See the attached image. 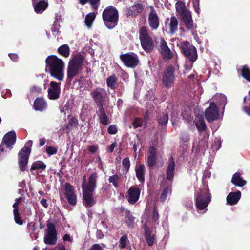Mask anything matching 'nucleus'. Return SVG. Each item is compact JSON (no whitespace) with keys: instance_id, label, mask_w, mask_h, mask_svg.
I'll list each match as a JSON object with an SVG mask.
<instances>
[{"instance_id":"nucleus-1","label":"nucleus","mask_w":250,"mask_h":250,"mask_svg":"<svg viewBox=\"0 0 250 250\" xmlns=\"http://www.w3.org/2000/svg\"><path fill=\"white\" fill-rule=\"evenodd\" d=\"M98 175L96 173H92L87 182L85 176L83 178L82 184V190L83 196V205L86 207L93 206L96 203V201L93 197V192L96 187V180Z\"/></svg>"},{"instance_id":"nucleus-2","label":"nucleus","mask_w":250,"mask_h":250,"mask_svg":"<svg viewBox=\"0 0 250 250\" xmlns=\"http://www.w3.org/2000/svg\"><path fill=\"white\" fill-rule=\"evenodd\" d=\"M46 67L51 76L62 81L64 79V63L56 56H49L46 59Z\"/></svg>"},{"instance_id":"nucleus-3","label":"nucleus","mask_w":250,"mask_h":250,"mask_svg":"<svg viewBox=\"0 0 250 250\" xmlns=\"http://www.w3.org/2000/svg\"><path fill=\"white\" fill-rule=\"evenodd\" d=\"M211 200V194L208 186L204 185L197 191L196 198V206L199 213H205L208 209L207 207Z\"/></svg>"},{"instance_id":"nucleus-4","label":"nucleus","mask_w":250,"mask_h":250,"mask_svg":"<svg viewBox=\"0 0 250 250\" xmlns=\"http://www.w3.org/2000/svg\"><path fill=\"white\" fill-rule=\"evenodd\" d=\"M103 19L105 26L109 29L115 27L118 21V12L113 6L106 7L103 11Z\"/></svg>"},{"instance_id":"nucleus-5","label":"nucleus","mask_w":250,"mask_h":250,"mask_svg":"<svg viewBox=\"0 0 250 250\" xmlns=\"http://www.w3.org/2000/svg\"><path fill=\"white\" fill-rule=\"evenodd\" d=\"M83 58L81 55H75L69 61L67 68V78L70 81L79 73L83 65Z\"/></svg>"},{"instance_id":"nucleus-6","label":"nucleus","mask_w":250,"mask_h":250,"mask_svg":"<svg viewBox=\"0 0 250 250\" xmlns=\"http://www.w3.org/2000/svg\"><path fill=\"white\" fill-rule=\"evenodd\" d=\"M139 38L142 48L149 52L154 48V42L146 27L143 26L139 30Z\"/></svg>"},{"instance_id":"nucleus-7","label":"nucleus","mask_w":250,"mask_h":250,"mask_svg":"<svg viewBox=\"0 0 250 250\" xmlns=\"http://www.w3.org/2000/svg\"><path fill=\"white\" fill-rule=\"evenodd\" d=\"M32 141H28L19 153V164L21 170L23 171L28 163V157L31 153Z\"/></svg>"},{"instance_id":"nucleus-8","label":"nucleus","mask_w":250,"mask_h":250,"mask_svg":"<svg viewBox=\"0 0 250 250\" xmlns=\"http://www.w3.org/2000/svg\"><path fill=\"white\" fill-rule=\"evenodd\" d=\"M16 135L15 131H11L6 133L3 138V141L0 146V157H3L4 155V145L10 150L12 148V146L15 143Z\"/></svg>"},{"instance_id":"nucleus-9","label":"nucleus","mask_w":250,"mask_h":250,"mask_svg":"<svg viewBox=\"0 0 250 250\" xmlns=\"http://www.w3.org/2000/svg\"><path fill=\"white\" fill-rule=\"evenodd\" d=\"M181 48L184 54L191 62L196 61L197 58L196 49L194 46L189 42L184 41L182 42Z\"/></svg>"},{"instance_id":"nucleus-10","label":"nucleus","mask_w":250,"mask_h":250,"mask_svg":"<svg viewBox=\"0 0 250 250\" xmlns=\"http://www.w3.org/2000/svg\"><path fill=\"white\" fill-rule=\"evenodd\" d=\"M120 58L124 64L128 67L134 68L139 62L138 56L134 53L122 54Z\"/></svg>"},{"instance_id":"nucleus-11","label":"nucleus","mask_w":250,"mask_h":250,"mask_svg":"<svg viewBox=\"0 0 250 250\" xmlns=\"http://www.w3.org/2000/svg\"><path fill=\"white\" fill-rule=\"evenodd\" d=\"M174 69L172 66L168 67L164 72L162 77V83L165 86H170L174 82Z\"/></svg>"},{"instance_id":"nucleus-12","label":"nucleus","mask_w":250,"mask_h":250,"mask_svg":"<svg viewBox=\"0 0 250 250\" xmlns=\"http://www.w3.org/2000/svg\"><path fill=\"white\" fill-rule=\"evenodd\" d=\"M56 242V233L55 228L53 224H47L46 234L44 237V242L46 244H54Z\"/></svg>"},{"instance_id":"nucleus-13","label":"nucleus","mask_w":250,"mask_h":250,"mask_svg":"<svg viewBox=\"0 0 250 250\" xmlns=\"http://www.w3.org/2000/svg\"><path fill=\"white\" fill-rule=\"evenodd\" d=\"M142 186H132L128 191L127 199L130 204H135L139 199Z\"/></svg>"},{"instance_id":"nucleus-14","label":"nucleus","mask_w":250,"mask_h":250,"mask_svg":"<svg viewBox=\"0 0 250 250\" xmlns=\"http://www.w3.org/2000/svg\"><path fill=\"white\" fill-rule=\"evenodd\" d=\"M64 189V194L69 203L73 206L75 205L77 203V197L73 187L70 184L66 183Z\"/></svg>"},{"instance_id":"nucleus-15","label":"nucleus","mask_w":250,"mask_h":250,"mask_svg":"<svg viewBox=\"0 0 250 250\" xmlns=\"http://www.w3.org/2000/svg\"><path fill=\"white\" fill-rule=\"evenodd\" d=\"M61 83H57L54 81H51L50 83V88L48 89L49 98L51 100H56L59 98L60 94Z\"/></svg>"},{"instance_id":"nucleus-16","label":"nucleus","mask_w":250,"mask_h":250,"mask_svg":"<svg viewBox=\"0 0 250 250\" xmlns=\"http://www.w3.org/2000/svg\"><path fill=\"white\" fill-rule=\"evenodd\" d=\"M218 109L214 103H211L209 107L205 111V117L208 122H212L217 119Z\"/></svg>"},{"instance_id":"nucleus-17","label":"nucleus","mask_w":250,"mask_h":250,"mask_svg":"<svg viewBox=\"0 0 250 250\" xmlns=\"http://www.w3.org/2000/svg\"><path fill=\"white\" fill-rule=\"evenodd\" d=\"M182 21L188 30H192L196 27L193 23L191 14L190 11L180 16Z\"/></svg>"},{"instance_id":"nucleus-18","label":"nucleus","mask_w":250,"mask_h":250,"mask_svg":"<svg viewBox=\"0 0 250 250\" xmlns=\"http://www.w3.org/2000/svg\"><path fill=\"white\" fill-rule=\"evenodd\" d=\"M151 11L149 14L148 22L149 26L153 29H156L159 25V21L156 11L151 7Z\"/></svg>"},{"instance_id":"nucleus-19","label":"nucleus","mask_w":250,"mask_h":250,"mask_svg":"<svg viewBox=\"0 0 250 250\" xmlns=\"http://www.w3.org/2000/svg\"><path fill=\"white\" fill-rule=\"evenodd\" d=\"M143 9L142 4L136 3L133 5L127 7L125 9V13L126 16L129 17H135L140 13Z\"/></svg>"},{"instance_id":"nucleus-20","label":"nucleus","mask_w":250,"mask_h":250,"mask_svg":"<svg viewBox=\"0 0 250 250\" xmlns=\"http://www.w3.org/2000/svg\"><path fill=\"white\" fill-rule=\"evenodd\" d=\"M151 226V225L149 221L148 222L145 223L144 224L145 238L146 242L149 246L153 245L155 240V236L154 235H151V231L149 228V227Z\"/></svg>"},{"instance_id":"nucleus-21","label":"nucleus","mask_w":250,"mask_h":250,"mask_svg":"<svg viewBox=\"0 0 250 250\" xmlns=\"http://www.w3.org/2000/svg\"><path fill=\"white\" fill-rule=\"evenodd\" d=\"M104 93V90L103 89H97L92 91L91 93L93 98L96 103L99 107L102 106V103L103 101V94Z\"/></svg>"},{"instance_id":"nucleus-22","label":"nucleus","mask_w":250,"mask_h":250,"mask_svg":"<svg viewBox=\"0 0 250 250\" xmlns=\"http://www.w3.org/2000/svg\"><path fill=\"white\" fill-rule=\"evenodd\" d=\"M169 27V32L171 34L175 33L178 29V20L174 16H171L169 19H167Z\"/></svg>"},{"instance_id":"nucleus-23","label":"nucleus","mask_w":250,"mask_h":250,"mask_svg":"<svg viewBox=\"0 0 250 250\" xmlns=\"http://www.w3.org/2000/svg\"><path fill=\"white\" fill-rule=\"evenodd\" d=\"M160 51L164 59H168L172 57V53L164 40L161 41Z\"/></svg>"},{"instance_id":"nucleus-24","label":"nucleus","mask_w":250,"mask_h":250,"mask_svg":"<svg viewBox=\"0 0 250 250\" xmlns=\"http://www.w3.org/2000/svg\"><path fill=\"white\" fill-rule=\"evenodd\" d=\"M241 192L237 191L236 192L230 193L227 197V201L228 203L230 205L236 204L241 197Z\"/></svg>"},{"instance_id":"nucleus-25","label":"nucleus","mask_w":250,"mask_h":250,"mask_svg":"<svg viewBox=\"0 0 250 250\" xmlns=\"http://www.w3.org/2000/svg\"><path fill=\"white\" fill-rule=\"evenodd\" d=\"M175 166V164L173 158L170 157L168 160V165L167 170V179L169 180L172 179L173 177Z\"/></svg>"},{"instance_id":"nucleus-26","label":"nucleus","mask_w":250,"mask_h":250,"mask_svg":"<svg viewBox=\"0 0 250 250\" xmlns=\"http://www.w3.org/2000/svg\"><path fill=\"white\" fill-rule=\"evenodd\" d=\"M156 150L153 146H150L149 148V156L147 158V164L150 167L154 166L156 163Z\"/></svg>"},{"instance_id":"nucleus-27","label":"nucleus","mask_w":250,"mask_h":250,"mask_svg":"<svg viewBox=\"0 0 250 250\" xmlns=\"http://www.w3.org/2000/svg\"><path fill=\"white\" fill-rule=\"evenodd\" d=\"M46 103L42 98H37L34 101V107L36 110L41 111L46 109Z\"/></svg>"},{"instance_id":"nucleus-28","label":"nucleus","mask_w":250,"mask_h":250,"mask_svg":"<svg viewBox=\"0 0 250 250\" xmlns=\"http://www.w3.org/2000/svg\"><path fill=\"white\" fill-rule=\"evenodd\" d=\"M136 177L141 182H143L145 180L144 175L145 172V167L144 165L141 164L135 168Z\"/></svg>"},{"instance_id":"nucleus-29","label":"nucleus","mask_w":250,"mask_h":250,"mask_svg":"<svg viewBox=\"0 0 250 250\" xmlns=\"http://www.w3.org/2000/svg\"><path fill=\"white\" fill-rule=\"evenodd\" d=\"M231 182L235 186L240 187H242L246 184V181L241 177L239 173H236L233 175Z\"/></svg>"},{"instance_id":"nucleus-30","label":"nucleus","mask_w":250,"mask_h":250,"mask_svg":"<svg viewBox=\"0 0 250 250\" xmlns=\"http://www.w3.org/2000/svg\"><path fill=\"white\" fill-rule=\"evenodd\" d=\"M48 3L45 1H41L34 5V10L37 13H42L48 7Z\"/></svg>"},{"instance_id":"nucleus-31","label":"nucleus","mask_w":250,"mask_h":250,"mask_svg":"<svg viewBox=\"0 0 250 250\" xmlns=\"http://www.w3.org/2000/svg\"><path fill=\"white\" fill-rule=\"evenodd\" d=\"M175 7L176 12L178 13L179 16H181L184 14L189 11L186 8L185 3L182 1L177 2Z\"/></svg>"},{"instance_id":"nucleus-32","label":"nucleus","mask_w":250,"mask_h":250,"mask_svg":"<svg viewBox=\"0 0 250 250\" xmlns=\"http://www.w3.org/2000/svg\"><path fill=\"white\" fill-rule=\"evenodd\" d=\"M99 112L100 113L99 119L100 122L104 125L108 124V118L103 106L99 107Z\"/></svg>"},{"instance_id":"nucleus-33","label":"nucleus","mask_w":250,"mask_h":250,"mask_svg":"<svg viewBox=\"0 0 250 250\" xmlns=\"http://www.w3.org/2000/svg\"><path fill=\"white\" fill-rule=\"evenodd\" d=\"M95 17L96 14L94 12L89 13L86 16L84 22L88 28H91Z\"/></svg>"},{"instance_id":"nucleus-34","label":"nucleus","mask_w":250,"mask_h":250,"mask_svg":"<svg viewBox=\"0 0 250 250\" xmlns=\"http://www.w3.org/2000/svg\"><path fill=\"white\" fill-rule=\"evenodd\" d=\"M58 52L65 57H68L70 54V49L68 45L64 44L58 48Z\"/></svg>"},{"instance_id":"nucleus-35","label":"nucleus","mask_w":250,"mask_h":250,"mask_svg":"<svg viewBox=\"0 0 250 250\" xmlns=\"http://www.w3.org/2000/svg\"><path fill=\"white\" fill-rule=\"evenodd\" d=\"M46 168L45 164L42 162H36L33 163L31 169V170H39L42 171Z\"/></svg>"},{"instance_id":"nucleus-36","label":"nucleus","mask_w":250,"mask_h":250,"mask_svg":"<svg viewBox=\"0 0 250 250\" xmlns=\"http://www.w3.org/2000/svg\"><path fill=\"white\" fill-rule=\"evenodd\" d=\"M241 74L245 79L250 81V70L247 66H243L241 70Z\"/></svg>"},{"instance_id":"nucleus-37","label":"nucleus","mask_w":250,"mask_h":250,"mask_svg":"<svg viewBox=\"0 0 250 250\" xmlns=\"http://www.w3.org/2000/svg\"><path fill=\"white\" fill-rule=\"evenodd\" d=\"M116 78L114 76H111L107 79V85L111 89H114L116 83Z\"/></svg>"},{"instance_id":"nucleus-38","label":"nucleus","mask_w":250,"mask_h":250,"mask_svg":"<svg viewBox=\"0 0 250 250\" xmlns=\"http://www.w3.org/2000/svg\"><path fill=\"white\" fill-rule=\"evenodd\" d=\"M196 126L199 132L204 131L206 128V125L204 120H199V121L196 123Z\"/></svg>"},{"instance_id":"nucleus-39","label":"nucleus","mask_w":250,"mask_h":250,"mask_svg":"<svg viewBox=\"0 0 250 250\" xmlns=\"http://www.w3.org/2000/svg\"><path fill=\"white\" fill-rule=\"evenodd\" d=\"M78 125V120L75 118H72L70 119L68 124L67 125V128L69 129H71L73 128L76 127Z\"/></svg>"},{"instance_id":"nucleus-40","label":"nucleus","mask_w":250,"mask_h":250,"mask_svg":"<svg viewBox=\"0 0 250 250\" xmlns=\"http://www.w3.org/2000/svg\"><path fill=\"white\" fill-rule=\"evenodd\" d=\"M171 189L170 186L167 187L163 190L161 196V199L162 201H165L167 195L171 193Z\"/></svg>"},{"instance_id":"nucleus-41","label":"nucleus","mask_w":250,"mask_h":250,"mask_svg":"<svg viewBox=\"0 0 250 250\" xmlns=\"http://www.w3.org/2000/svg\"><path fill=\"white\" fill-rule=\"evenodd\" d=\"M13 213L14 215V220L16 223L19 225H22L23 224L22 221L21 220L19 212L17 211V210L13 209Z\"/></svg>"},{"instance_id":"nucleus-42","label":"nucleus","mask_w":250,"mask_h":250,"mask_svg":"<svg viewBox=\"0 0 250 250\" xmlns=\"http://www.w3.org/2000/svg\"><path fill=\"white\" fill-rule=\"evenodd\" d=\"M143 125V122L142 120L139 118H136L132 123L133 127L134 128H136L142 126Z\"/></svg>"},{"instance_id":"nucleus-43","label":"nucleus","mask_w":250,"mask_h":250,"mask_svg":"<svg viewBox=\"0 0 250 250\" xmlns=\"http://www.w3.org/2000/svg\"><path fill=\"white\" fill-rule=\"evenodd\" d=\"M127 237L126 235H123L120 240L119 247L121 248H124L126 247Z\"/></svg>"},{"instance_id":"nucleus-44","label":"nucleus","mask_w":250,"mask_h":250,"mask_svg":"<svg viewBox=\"0 0 250 250\" xmlns=\"http://www.w3.org/2000/svg\"><path fill=\"white\" fill-rule=\"evenodd\" d=\"M119 177L117 175H114L112 176H110L109 178V182L110 183H112L113 185L117 188L118 187V181Z\"/></svg>"},{"instance_id":"nucleus-45","label":"nucleus","mask_w":250,"mask_h":250,"mask_svg":"<svg viewBox=\"0 0 250 250\" xmlns=\"http://www.w3.org/2000/svg\"><path fill=\"white\" fill-rule=\"evenodd\" d=\"M168 115L166 114H164L159 120V124L162 125H165L167 124L168 121Z\"/></svg>"},{"instance_id":"nucleus-46","label":"nucleus","mask_w":250,"mask_h":250,"mask_svg":"<svg viewBox=\"0 0 250 250\" xmlns=\"http://www.w3.org/2000/svg\"><path fill=\"white\" fill-rule=\"evenodd\" d=\"M46 151L49 155L55 154L57 152V149L52 146H47L46 148Z\"/></svg>"},{"instance_id":"nucleus-47","label":"nucleus","mask_w":250,"mask_h":250,"mask_svg":"<svg viewBox=\"0 0 250 250\" xmlns=\"http://www.w3.org/2000/svg\"><path fill=\"white\" fill-rule=\"evenodd\" d=\"M216 98L219 100L221 104H225L227 102V97L223 94H218L216 95Z\"/></svg>"},{"instance_id":"nucleus-48","label":"nucleus","mask_w":250,"mask_h":250,"mask_svg":"<svg viewBox=\"0 0 250 250\" xmlns=\"http://www.w3.org/2000/svg\"><path fill=\"white\" fill-rule=\"evenodd\" d=\"M122 164L124 167V168L128 171L130 167V161L128 158H125L123 159L122 161Z\"/></svg>"},{"instance_id":"nucleus-49","label":"nucleus","mask_w":250,"mask_h":250,"mask_svg":"<svg viewBox=\"0 0 250 250\" xmlns=\"http://www.w3.org/2000/svg\"><path fill=\"white\" fill-rule=\"evenodd\" d=\"M159 219V214L156 210L155 207L154 208L152 215V220L153 222H157Z\"/></svg>"},{"instance_id":"nucleus-50","label":"nucleus","mask_w":250,"mask_h":250,"mask_svg":"<svg viewBox=\"0 0 250 250\" xmlns=\"http://www.w3.org/2000/svg\"><path fill=\"white\" fill-rule=\"evenodd\" d=\"M100 0H89V2L92 8L94 9H97L99 5Z\"/></svg>"},{"instance_id":"nucleus-51","label":"nucleus","mask_w":250,"mask_h":250,"mask_svg":"<svg viewBox=\"0 0 250 250\" xmlns=\"http://www.w3.org/2000/svg\"><path fill=\"white\" fill-rule=\"evenodd\" d=\"M134 221V217L129 213L127 214L125 217V221L128 223V225H131Z\"/></svg>"},{"instance_id":"nucleus-52","label":"nucleus","mask_w":250,"mask_h":250,"mask_svg":"<svg viewBox=\"0 0 250 250\" xmlns=\"http://www.w3.org/2000/svg\"><path fill=\"white\" fill-rule=\"evenodd\" d=\"M117 132V129L116 126L111 125L108 127V132L110 134H115Z\"/></svg>"},{"instance_id":"nucleus-53","label":"nucleus","mask_w":250,"mask_h":250,"mask_svg":"<svg viewBox=\"0 0 250 250\" xmlns=\"http://www.w3.org/2000/svg\"><path fill=\"white\" fill-rule=\"evenodd\" d=\"M97 162H98V166L99 168L100 169H101L102 170L104 171L102 162L101 158L99 156L98 157Z\"/></svg>"},{"instance_id":"nucleus-54","label":"nucleus","mask_w":250,"mask_h":250,"mask_svg":"<svg viewBox=\"0 0 250 250\" xmlns=\"http://www.w3.org/2000/svg\"><path fill=\"white\" fill-rule=\"evenodd\" d=\"M98 149L97 146H91L89 147V151L91 153H94Z\"/></svg>"},{"instance_id":"nucleus-55","label":"nucleus","mask_w":250,"mask_h":250,"mask_svg":"<svg viewBox=\"0 0 250 250\" xmlns=\"http://www.w3.org/2000/svg\"><path fill=\"white\" fill-rule=\"evenodd\" d=\"M9 57L14 62H17L18 59V56L16 54H9Z\"/></svg>"},{"instance_id":"nucleus-56","label":"nucleus","mask_w":250,"mask_h":250,"mask_svg":"<svg viewBox=\"0 0 250 250\" xmlns=\"http://www.w3.org/2000/svg\"><path fill=\"white\" fill-rule=\"evenodd\" d=\"M115 147H116V144L112 143L111 145H110V146L108 148V150L109 152H112L114 150Z\"/></svg>"},{"instance_id":"nucleus-57","label":"nucleus","mask_w":250,"mask_h":250,"mask_svg":"<svg viewBox=\"0 0 250 250\" xmlns=\"http://www.w3.org/2000/svg\"><path fill=\"white\" fill-rule=\"evenodd\" d=\"M31 90L34 92H40L41 91V88L34 86L32 88Z\"/></svg>"},{"instance_id":"nucleus-58","label":"nucleus","mask_w":250,"mask_h":250,"mask_svg":"<svg viewBox=\"0 0 250 250\" xmlns=\"http://www.w3.org/2000/svg\"><path fill=\"white\" fill-rule=\"evenodd\" d=\"M41 204L45 208H47L48 207V204L47 203V201L45 199H42L41 200Z\"/></svg>"},{"instance_id":"nucleus-59","label":"nucleus","mask_w":250,"mask_h":250,"mask_svg":"<svg viewBox=\"0 0 250 250\" xmlns=\"http://www.w3.org/2000/svg\"><path fill=\"white\" fill-rule=\"evenodd\" d=\"M53 250H65V248L62 245H61V246H59V247H56V248H55Z\"/></svg>"},{"instance_id":"nucleus-60","label":"nucleus","mask_w":250,"mask_h":250,"mask_svg":"<svg viewBox=\"0 0 250 250\" xmlns=\"http://www.w3.org/2000/svg\"><path fill=\"white\" fill-rule=\"evenodd\" d=\"M63 240L64 241H70L71 239L69 235L68 234H65L63 237Z\"/></svg>"},{"instance_id":"nucleus-61","label":"nucleus","mask_w":250,"mask_h":250,"mask_svg":"<svg viewBox=\"0 0 250 250\" xmlns=\"http://www.w3.org/2000/svg\"><path fill=\"white\" fill-rule=\"evenodd\" d=\"M45 143V140L44 139H41L40 140V145L41 146L44 145Z\"/></svg>"},{"instance_id":"nucleus-62","label":"nucleus","mask_w":250,"mask_h":250,"mask_svg":"<svg viewBox=\"0 0 250 250\" xmlns=\"http://www.w3.org/2000/svg\"><path fill=\"white\" fill-rule=\"evenodd\" d=\"M79 2L81 4L84 5L85 4L87 1H89V0H79Z\"/></svg>"},{"instance_id":"nucleus-63","label":"nucleus","mask_w":250,"mask_h":250,"mask_svg":"<svg viewBox=\"0 0 250 250\" xmlns=\"http://www.w3.org/2000/svg\"><path fill=\"white\" fill-rule=\"evenodd\" d=\"M13 207L14 208V209H17V211H18V205L17 204V203L15 202L14 204L13 205Z\"/></svg>"},{"instance_id":"nucleus-64","label":"nucleus","mask_w":250,"mask_h":250,"mask_svg":"<svg viewBox=\"0 0 250 250\" xmlns=\"http://www.w3.org/2000/svg\"><path fill=\"white\" fill-rule=\"evenodd\" d=\"M21 200V198H17L16 199L15 202L17 203V204L19 205Z\"/></svg>"}]
</instances>
